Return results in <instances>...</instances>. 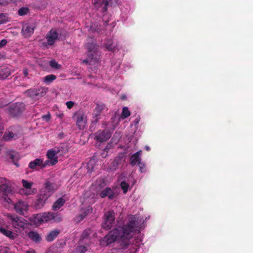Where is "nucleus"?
<instances>
[{"label":"nucleus","instance_id":"1","mask_svg":"<svg viewBox=\"0 0 253 253\" xmlns=\"http://www.w3.org/2000/svg\"><path fill=\"white\" fill-rule=\"evenodd\" d=\"M141 220L137 215H130L128 216L126 223L119 226L110 231L103 240L108 245L115 241L127 244V242L132 236V233L139 227Z\"/></svg>","mask_w":253,"mask_h":253},{"label":"nucleus","instance_id":"2","mask_svg":"<svg viewBox=\"0 0 253 253\" xmlns=\"http://www.w3.org/2000/svg\"><path fill=\"white\" fill-rule=\"evenodd\" d=\"M25 110V105L23 102H16L8 107V113L12 117L20 116Z\"/></svg>","mask_w":253,"mask_h":253},{"label":"nucleus","instance_id":"3","mask_svg":"<svg viewBox=\"0 0 253 253\" xmlns=\"http://www.w3.org/2000/svg\"><path fill=\"white\" fill-rule=\"evenodd\" d=\"M8 219L10 220L12 227L18 230L23 229L27 225V220L16 214H8Z\"/></svg>","mask_w":253,"mask_h":253},{"label":"nucleus","instance_id":"4","mask_svg":"<svg viewBox=\"0 0 253 253\" xmlns=\"http://www.w3.org/2000/svg\"><path fill=\"white\" fill-rule=\"evenodd\" d=\"M47 90L45 87L30 88L25 91L24 93L32 99L37 100L44 96L46 93Z\"/></svg>","mask_w":253,"mask_h":253},{"label":"nucleus","instance_id":"5","mask_svg":"<svg viewBox=\"0 0 253 253\" xmlns=\"http://www.w3.org/2000/svg\"><path fill=\"white\" fill-rule=\"evenodd\" d=\"M115 218V212L113 211L106 212L104 214V222L102 224V227L106 230L111 229L114 223Z\"/></svg>","mask_w":253,"mask_h":253},{"label":"nucleus","instance_id":"6","mask_svg":"<svg viewBox=\"0 0 253 253\" xmlns=\"http://www.w3.org/2000/svg\"><path fill=\"white\" fill-rule=\"evenodd\" d=\"M56 189V185L54 183L46 181L44 184V187L41 190L40 192L48 198L54 193Z\"/></svg>","mask_w":253,"mask_h":253},{"label":"nucleus","instance_id":"7","mask_svg":"<svg viewBox=\"0 0 253 253\" xmlns=\"http://www.w3.org/2000/svg\"><path fill=\"white\" fill-rule=\"evenodd\" d=\"M111 133L108 129L99 130L95 133V139L99 142H103L108 140Z\"/></svg>","mask_w":253,"mask_h":253},{"label":"nucleus","instance_id":"8","mask_svg":"<svg viewBox=\"0 0 253 253\" xmlns=\"http://www.w3.org/2000/svg\"><path fill=\"white\" fill-rule=\"evenodd\" d=\"M28 205L24 201H19L14 204V209L16 212L19 214L24 215V212L28 210Z\"/></svg>","mask_w":253,"mask_h":253},{"label":"nucleus","instance_id":"9","mask_svg":"<svg viewBox=\"0 0 253 253\" xmlns=\"http://www.w3.org/2000/svg\"><path fill=\"white\" fill-rule=\"evenodd\" d=\"M35 27L34 24L26 23L23 26L22 34L25 37H30L34 33Z\"/></svg>","mask_w":253,"mask_h":253},{"label":"nucleus","instance_id":"10","mask_svg":"<svg viewBox=\"0 0 253 253\" xmlns=\"http://www.w3.org/2000/svg\"><path fill=\"white\" fill-rule=\"evenodd\" d=\"M11 192V190L8 188V190L5 191L0 192V203L2 204H7L8 205L11 204L12 203V200L9 195Z\"/></svg>","mask_w":253,"mask_h":253},{"label":"nucleus","instance_id":"11","mask_svg":"<svg viewBox=\"0 0 253 253\" xmlns=\"http://www.w3.org/2000/svg\"><path fill=\"white\" fill-rule=\"evenodd\" d=\"M58 39V34L57 31L54 29H51L47 34L46 39L47 44L49 45H53Z\"/></svg>","mask_w":253,"mask_h":253},{"label":"nucleus","instance_id":"12","mask_svg":"<svg viewBox=\"0 0 253 253\" xmlns=\"http://www.w3.org/2000/svg\"><path fill=\"white\" fill-rule=\"evenodd\" d=\"M22 183L23 186L26 189V192H25L26 195L31 194H35L37 192L36 188H32L31 186L33 184L32 182H29L25 179L22 180Z\"/></svg>","mask_w":253,"mask_h":253},{"label":"nucleus","instance_id":"13","mask_svg":"<svg viewBox=\"0 0 253 253\" xmlns=\"http://www.w3.org/2000/svg\"><path fill=\"white\" fill-rule=\"evenodd\" d=\"M99 196L102 198L108 197L109 200H112L114 198L115 193L111 188L106 187L100 192Z\"/></svg>","mask_w":253,"mask_h":253},{"label":"nucleus","instance_id":"14","mask_svg":"<svg viewBox=\"0 0 253 253\" xmlns=\"http://www.w3.org/2000/svg\"><path fill=\"white\" fill-rule=\"evenodd\" d=\"M48 198L43 194L40 192V194L38 196V198L35 202V207L37 209H40L44 205L45 201L47 200Z\"/></svg>","mask_w":253,"mask_h":253},{"label":"nucleus","instance_id":"15","mask_svg":"<svg viewBox=\"0 0 253 253\" xmlns=\"http://www.w3.org/2000/svg\"><path fill=\"white\" fill-rule=\"evenodd\" d=\"M42 159L36 158L29 163L28 167L32 170H38L42 169Z\"/></svg>","mask_w":253,"mask_h":253},{"label":"nucleus","instance_id":"16","mask_svg":"<svg viewBox=\"0 0 253 253\" xmlns=\"http://www.w3.org/2000/svg\"><path fill=\"white\" fill-rule=\"evenodd\" d=\"M141 154V151H139L133 154L130 158L129 164L134 166L137 164L140 165L141 164V159L140 156Z\"/></svg>","mask_w":253,"mask_h":253},{"label":"nucleus","instance_id":"17","mask_svg":"<svg viewBox=\"0 0 253 253\" xmlns=\"http://www.w3.org/2000/svg\"><path fill=\"white\" fill-rule=\"evenodd\" d=\"M28 237L33 242L38 244L41 242L42 238L39 233L35 231H30L28 234Z\"/></svg>","mask_w":253,"mask_h":253},{"label":"nucleus","instance_id":"18","mask_svg":"<svg viewBox=\"0 0 253 253\" xmlns=\"http://www.w3.org/2000/svg\"><path fill=\"white\" fill-rule=\"evenodd\" d=\"M86 117L83 114H78L77 115V125L80 129H83L86 125Z\"/></svg>","mask_w":253,"mask_h":253},{"label":"nucleus","instance_id":"19","mask_svg":"<svg viewBox=\"0 0 253 253\" xmlns=\"http://www.w3.org/2000/svg\"><path fill=\"white\" fill-rule=\"evenodd\" d=\"M123 157L119 156L116 157L114 161L110 164L109 169L111 170H115L117 169L119 165L122 163Z\"/></svg>","mask_w":253,"mask_h":253},{"label":"nucleus","instance_id":"20","mask_svg":"<svg viewBox=\"0 0 253 253\" xmlns=\"http://www.w3.org/2000/svg\"><path fill=\"white\" fill-rule=\"evenodd\" d=\"M46 156L48 159L52 161L53 164H56L57 163L58 157L54 148L47 151Z\"/></svg>","mask_w":253,"mask_h":253},{"label":"nucleus","instance_id":"21","mask_svg":"<svg viewBox=\"0 0 253 253\" xmlns=\"http://www.w3.org/2000/svg\"><path fill=\"white\" fill-rule=\"evenodd\" d=\"M86 47L88 51V56L91 59L94 58L93 56L95 53L96 49V45L93 43H88L86 45Z\"/></svg>","mask_w":253,"mask_h":253},{"label":"nucleus","instance_id":"22","mask_svg":"<svg viewBox=\"0 0 253 253\" xmlns=\"http://www.w3.org/2000/svg\"><path fill=\"white\" fill-rule=\"evenodd\" d=\"M18 138L17 134L9 130L6 131L3 136L2 139L4 141H10L13 139H16Z\"/></svg>","mask_w":253,"mask_h":253},{"label":"nucleus","instance_id":"23","mask_svg":"<svg viewBox=\"0 0 253 253\" xmlns=\"http://www.w3.org/2000/svg\"><path fill=\"white\" fill-rule=\"evenodd\" d=\"M58 157L65 155L68 151L67 146L61 145L59 146L54 147Z\"/></svg>","mask_w":253,"mask_h":253},{"label":"nucleus","instance_id":"24","mask_svg":"<svg viewBox=\"0 0 253 253\" xmlns=\"http://www.w3.org/2000/svg\"><path fill=\"white\" fill-rule=\"evenodd\" d=\"M11 74L10 69L7 67H2L0 69V80L6 79Z\"/></svg>","mask_w":253,"mask_h":253},{"label":"nucleus","instance_id":"25","mask_svg":"<svg viewBox=\"0 0 253 253\" xmlns=\"http://www.w3.org/2000/svg\"><path fill=\"white\" fill-rule=\"evenodd\" d=\"M60 231L58 229H55L50 231L45 237V240L50 242L53 241L59 234Z\"/></svg>","mask_w":253,"mask_h":253},{"label":"nucleus","instance_id":"26","mask_svg":"<svg viewBox=\"0 0 253 253\" xmlns=\"http://www.w3.org/2000/svg\"><path fill=\"white\" fill-rule=\"evenodd\" d=\"M0 233L12 240L14 239L17 236V234L15 233L2 227H0Z\"/></svg>","mask_w":253,"mask_h":253},{"label":"nucleus","instance_id":"27","mask_svg":"<svg viewBox=\"0 0 253 253\" xmlns=\"http://www.w3.org/2000/svg\"><path fill=\"white\" fill-rule=\"evenodd\" d=\"M92 208L91 206H88L86 209L84 210L79 215L78 221L82 220L85 218L88 214H90L92 212Z\"/></svg>","mask_w":253,"mask_h":253},{"label":"nucleus","instance_id":"28","mask_svg":"<svg viewBox=\"0 0 253 253\" xmlns=\"http://www.w3.org/2000/svg\"><path fill=\"white\" fill-rule=\"evenodd\" d=\"M65 203V200L63 198H59L53 205L52 209L54 211H57L62 207Z\"/></svg>","mask_w":253,"mask_h":253},{"label":"nucleus","instance_id":"29","mask_svg":"<svg viewBox=\"0 0 253 253\" xmlns=\"http://www.w3.org/2000/svg\"><path fill=\"white\" fill-rule=\"evenodd\" d=\"M42 214L43 222H48L55 218L54 213L51 212H44Z\"/></svg>","mask_w":253,"mask_h":253},{"label":"nucleus","instance_id":"30","mask_svg":"<svg viewBox=\"0 0 253 253\" xmlns=\"http://www.w3.org/2000/svg\"><path fill=\"white\" fill-rule=\"evenodd\" d=\"M7 179L5 178L0 177V192L5 191L8 190V187L6 185Z\"/></svg>","mask_w":253,"mask_h":253},{"label":"nucleus","instance_id":"31","mask_svg":"<svg viewBox=\"0 0 253 253\" xmlns=\"http://www.w3.org/2000/svg\"><path fill=\"white\" fill-rule=\"evenodd\" d=\"M106 48L109 51H113L116 48V44L113 42L112 39H108L105 43Z\"/></svg>","mask_w":253,"mask_h":253},{"label":"nucleus","instance_id":"32","mask_svg":"<svg viewBox=\"0 0 253 253\" xmlns=\"http://www.w3.org/2000/svg\"><path fill=\"white\" fill-rule=\"evenodd\" d=\"M56 78V77L54 75L50 74L47 75L45 76L43 78V81L48 84L50 83H51L52 81H53L54 80H55Z\"/></svg>","mask_w":253,"mask_h":253},{"label":"nucleus","instance_id":"33","mask_svg":"<svg viewBox=\"0 0 253 253\" xmlns=\"http://www.w3.org/2000/svg\"><path fill=\"white\" fill-rule=\"evenodd\" d=\"M34 222L37 224H41L43 222L42 213H39L34 215Z\"/></svg>","mask_w":253,"mask_h":253},{"label":"nucleus","instance_id":"34","mask_svg":"<svg viewBox=\"0 0 253 253\" xmlns=\"http://www.w3.org/2000/svg\"><path fill=\"white\" fill-rule=\"evenodd\" d=\"M130 115V112L128 110V109L126 107H124L123 109V111L122 112V118L123 119H126L129 117Z\"/></svg>","mask_w":253,"mask_h":253},{"label":"nucleus","instance_id":"35","mask_svg":"<svg viewBox=\"0 0 253 253\" xmlns=\"http://www.w3.org/2000/svg\"><path fill=\"white\" fill-rule=\"evenodd\" d=\"M29 10V8L27 7H22L18 9V15L20 16L25 15L28 13Z\"/></svg>","mask_w":253,"mask_h":253},{"label":"nucleus","instance_id":"36","mask_svg":"<svg viewBox=\"0 0 253 253\" xmlns=\"http://www.w3.org/2000/svg\"><path fill=\"white\" fill-rule=\"evenodd\" d=\"M120 186H121L122 189L123 190V193L124 194H126L127 192V190H128V188L129 187L128 184L127 182H126V181H122L121 183Z\"/></svg>","mask_w":253,"mask_h":253},{"label":"nucleus","instance_id":"37","mask_svg":"<svg viewBox=\"0 0 253 253\" xmlns=\"http://www.w3.org/2000/svg\"><path fill=\"white\" fill-rule=\"evenodd\" d=\"M55 164H53L52 163V161L51 160H46L45 161H43V159H42V169H44L47 166H54Z\"/></svg>","mask_w":253,"mask_h":253},{"label":"nucleus","instance_id":"38","mask_svg":"<svg viewBox=\"0 0 253 253\" xmlns=\"http://www.w3.org/2000/svg\"><path fill=\"white\" fill-rule=\"evenodd\" d=\"M50 66L52 68L56 69H59L61 67L59 65L55 60H51L49 62Z\"/></svg>","mask_w":253,"mask_h":253},{"label":"nucleus","instance_id":"39","mask_svg":"<svg viewBox=\"0 0 253 253\" xmlns=\"http://www.w3.org/2000/svg\"><path fill=\"white\" fill-rule=\"evenodd\" d=\"M111 1V0H102L101 3H102V4L104 5V6L102 8V11H103V12H106L107 11L108 5L109 4V3Z\"/></svg>","mask_w":253,"mask_h":253},{"label":"nucleus","instance_id":"40","mask_svg":"<svg viewBox=\"0 0 253 253\" xmlns=\"http://www.w3.org/2000/svg\"><path fill=\"white\" fill-rule=\"evenodd\" d=\"M89 234V230H85L82 234V238L83 239L86 238Z\"/></svg>","mask_w":253,"mask_h":253},{"label":"nucleus","instance_id":"41","mask_svg":"<svg viewBox=\"0 0 253 253\" xmlns=\"http://www.w3.org/2000/svg\"><path fill=\"white\" fill-rule=\"evenodd\" d=\"M5 21V16L3 14H0V24L3 23Z\"/></svg>","mask_w":253,"mask_h":253},{"label":"nucleus","instance_id":"42","mask_svg":"<svg viewBox=\"0 0 253 253\" xmlns=\"http://www.w3.org/2000/svg\"><path fill=\"white\" fill-rule=\"evenodd\" d=\"M66 104L68 109H71L73 107L74 103L73 101H67L66 103Z\"/></svg>","mask_w":253,"mask_h":253},{"label":"nucleus","instance_id":"43","mask_svg":"<svg viewBox=\"0 0 253 253\" xmlns=\"http://www.w3.org/2000/svg\"><path fill=\"white\" fill-rule=\"evenodd\" d=\"M104 107V105L103 104H97L96 108H95V109L97 110V111H101V110H102L103 109Z\"/></svg>","mask_w":253,"mask_h":253},{"label":"nucleus","instance_id":"44","mask_svg":"<svg viewBox=\"0 0 253 253\" xmlns=\"http://www.w3.org/2000/svg\"><path fill=\"white\" fill-rule=\"evenodd\" d=\"M7 42L6 40L3 39L1 41H0V47H2L5 45L7 43Z\"/></svg>","mask_w":253,"mask_h":253},{"label":"nucleus","instance_id":"45","mask_svg":"<svg viewBox=\"0 0 253 253\" xmlns=\"http://www.w3.org/2000/svg\"><path fill=\"white\" fill-rule=\"evenodd\" d=\"M42 118L43 120H45V121L47 122L50 119V115L49 114H48L46 115L43 116Z\"/></svg>","mask_w":253,"mask_h":253},{"label":"nucleus","instance_id":"46","mask_svg":"<svg viewBox=\"0 0 253 253\" xmlns=\"http://www.w3.org/2000/svg\"><path fill=\"white\" fill-rule=\"evenodd\" d=\"M79 249L80 251L83 253H85L87 251L86 247L84 246L80 247Z\"/></svg>","mask_w":253,"mask_h":253},{"label":"nucleus","instance_id":"47","mask_svg":"<svg viewBox=\"0 0 253 253\" xmlns=\"http://www.w3.org/2000/svg\"><path fill=\"white\" fill-rule=\"evenodd\" d=\"M23 73L24 75V77H26L28 75V71L27 69L24 68L23 70Z\"/></svg>","mask_w":253,"mask_h":253},{"label":"nucleus","instance_id":"48","mask_svg":"<svg viewBox=\"0 0 253 253\" xmlns=\"http://www.w3.org/2000/svg\"><path fill=\"white\" fill-rule=\"evenodd\" d=\"M26 253H35V251L33 249H30Z\"/></svg>","mask_w":253,"mask_h":253},{"label":"nucleus","instance_id":"49","mask_svg":"<svg viewBox=\"0 0 253 253\" xmlns=\"http://www.w3.org/2000/svg\"><path fill=\"white\" fill-rule=\"evenodd\" d=\"M139 169L141 172H143L145 171L144 168L143 167L140 166Z\"/></svg>","mask_w":253,"mask_h":253},{"label":"nucleus","instance_id":"50","mask_svg":"<svg viewBox=\"0 0 253 253\" xmlns=\"http://www.w3.org/2000/svg\"><path fill=\"white\" fill-rule=\"evenodd\" d=\"M89 62H90V61H89L88 59H85V60H84L83 61V63H85V64H88V63H89Z\"/></svg>","mask_w":253,"mask_h":253},{"label":"nucleus","instance_id":"51","mask_svg":"<svg viewBox=\"0 0 253 253\" xmlns=\"http://www.w3.org/2000/svg\"><path fill=\"white\" fill-rule=\"evenodd\" d=\"M101 155L103 158H105L107 156V154H106L105 152H104L101 154Z\"/></svg>","mask_w":253,"mask_h":253},{"label":"nucleus","instance_id":"52","mask_svg":"<svg viewBox=\"0 0 253 253\" xmlns=\"http://www.w3.org/2000/svg\"><path fill=\"white\" fill-rule=\"evenodd\" d=\"M145 149L147 151H149L150 150V147L148 146H145Z\"/></svg>","mask_w":253,"mask_h":253},{"label":"nucleus","instance_id":"53","mask_svg":"<svg viewBox=\"0 0 253 253\" xmlns=\"http://www.w3.org/2000/svg\"><path fill=\"white\" fill-rule=\"evenodd\" d=\"M105 185V183L104 182H103L102 183H100L99 184V187H100V188L101 187H103Z\"/></svg>","mask_w":253,"mask_h":253},{"label":"nucleus","instance_id":"54","mask_svg":"<svg viewBox=\"0 0 253 253\" xmlns=\"http://www.w3.org/2000/svg\"><path fill=\"white\" fill-rule=\"evenodd\" d=\"M2 129H3V127H2V126L1 125H0V132L1 131H2Z\"/></svg>","mask_w":253,"mask_h":253},{"label":"nucleus","instance_id":"55","mask_svg":"<svg viewBox=\"0 0 253 253\" xmlns=\"http://www.w3.org/2000/svg\"><path fill=\"white\" fill-rule=\"evenodd\" d=\"M63 135V133H60V134H59L60 136H62Z\"/></svg>","mask_w":253,"mask_h":253},{"label":"nucleus","instance_id":"56","mask_svg":"<svg viewBox=\"0 0 253 253\" xmlns=\"http://www.w3.org/2000/svg\"><path fill=\"white\" fill-rule=\"evenodd\" d=\"M10 158H11V159H13V155H11Z\"/></svg>","mask_w":253,"mask_h":253},{"label":"nucleus","instance_id":"57","mask_svg":"<svg viewBox=\"0 0 253 253\" xmlns=\"http://www.w3.org/2000/svg\"><path fill=\"white\" fill-rule=\"evenodd\" d=\"M0 253H1V251L0 250Z\"/></svg>","mask_w":253,"mask_h":253}]
</instances>
